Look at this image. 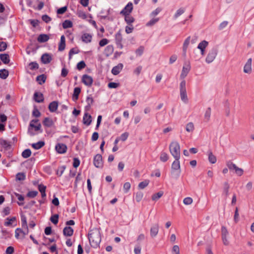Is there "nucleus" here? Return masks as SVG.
Masks as SVG:
<instances>
[{
    "instance_id": "f257e3e1",
    "label": "nucleus",
    "mask_w": 254,
    "mask_h": 254,
    "mask_svg": "<svg viewBox=\"0 0 254 254\" xmlns=\"http://www.w3.org/2000/svg\"><path fill=\"white\" fill-rule=\"evenodd\" d=\"M88 239L91 246L98 247L101 240L99 229L94 228L91 230L88 234Z\"/></svg>"
},
{
    "instance_id": "f03ea898",
    "label": "nucleus",
    "mask_w": 254,
    "mask_h": 254,
    "mask_svg": "<svg viewBox=\"0 0 254 254\" xmlns=\"http://www.w3.org/2000/svg\"><path fill=\"white\" fill-rule=\"evenodd\" d=\"M181 172L180 159H175L171 165V174L174 178L177 179L180 176Z\"/></svg>"
},
{
    "instance_id": "7ed1b4c3",
    "label": "nucleus",
    "mask_w": 254,
    "mask_h": 254,
    "mask_svg": "<svg viewBox=\"0 0 254 254\" xmlns=\"http://www.w3.org/2000/svg\"><path fill=\"white\" fill-rule=\"evenodd\" d=\"M169 150L171 155L175 159H180V146L177 141L172 142L169 146Z\"/></svg>"
},
{
    "instance_id": "20e7f679",
    "label": "nucleus",
    "mask_w": 254,
    "mask_h": 254,
    "mask_svg": "<svg viewBox=\"0 0 254 254\" xmlns=\"http://www.w3.org/2000/svg\"><path fill=\"white\" fill-rule=\"evenodd\" d=\"M221 237L223 244L225 246L230 245V240L229 237V232L225 226H222L221 229Z\"/></svg>"
},
{
    "instance_id": "39448f33",
    "label": "nucleus",
    "mask_w": 254,
    "mask_h": 254,
    "mask_svg": "<svg viewBox=\"0 0 254 254\" xmlns=\"http://www.w3.org/2000/svg\"><path fill=\"white\" fill-rule=\"evenodd\" d=\"M218 54V50L216 48H212L209 51L206 58L205 62L207 64H210L213 62L216 58Z\"/></svg>"
},
{
    "instance_id": "423d86ee",
    "label": "nucleus",
    "mask_w": 254,
    "mask_h": 254,
    "mask_svg": "<svg viewBox=\"0 0 254 254\" xmlns=\"http://www.w3.org/2000/svg\"><path fill=\"white\" fill-rule=\"evenodd\" d=\"M191 69L190 63V62H186L184 63L182 70L180 75V78L184 79L188 75Z\"/></svg>"
},
{
    "instance_id": "0eeeda50",
    "label": "nucleus",
    "mask_w": 254,
    "mask_h": 254,
    "mask_svg": "<svg viewBox=\"0 0 254 254\" xmlns=\"http://www.w3.org/2000/svg\"><path fill=\"white\" fill-rule=\"evenodd\" d=\"M252 59L249 58L244 64L243 72L245 74H251L252 73Z\"/></svg>"
},
{
    "instance_id": "6e6552de",
    "label": "nucleus",
    "mask_w": 254,
    "mask_h": 254,
    "mask_svg": "<svg viewBox=\"0 0 254 254\" xmlns=\"http://www.w3.org/2000/svg\"><path fill=\"white\" fill-rule=\"evenodd\" d=\"M93 163L96 168H101L103 166L102 157L100 154H97L94 158Z\"/></svg>"
},
{
    "instance_id": "1a4fd4ad",
    "label": "nucleus",
    "mask_w": 254,
    "mask_h": 254,
    "mask_svg": "<svg viewBox=\"0 0 254 254\" xmlns=\"http://www.w3.org/2000/svg\"><path fill=\"white\" fill-rule=\"evenodd\" d=\"M208 45V42L206 40H203L200 42L197 46V49L200 50L201 55L203 56L205 54V49Z\"/></svg>"
},
{
    "instance_id": "9d476101",
    "label": "nucleus",
    "mask_w": 254,
    "mask_h": 254,
    "mask_svg": "<svg viewBox=\"0 0 254 254\" xmlns=\"http://www.w3.org/2000/svg\"><path fill=\"white\" fill-rule=\"evenodd\" d=\"M93 78L91 76L84 74L82 77V82L87 86H91L93 83Z\"/></svg>"
},
{
    "instance_id": "9b49d317",
    "label": "nucleus",
    "mask_w": 254,
    "mask_h": 254,
    "mask_svg": "<svg viewBox=\"0 0 254 254\" xmlns=\"http://www.w3.org/2000/svg\"><path fill=\"white\" fill-rule=\"evenodd\" d=\"M133 9V5L131 2H128L125 7L121 11V14L123 15L129 14Z\"/></svg>"
},
{
    "instance_id": "f8f14e48",
    "label": "nucleus",
    "mask_w": 254,
    "mask_h": 254,
    "mask_svg": "<svg viewBox=\"0 0 254 254\" xmlns=\"http://www.w3.org/2000/svg\"><path fill=\"white\" fill-rule=\"evenodd\" d=\"M115 40L118 47L121 49H123V46L122 44L123 38L120 31H119L118 33L116 34Z\"/></svg>"
},
{
    "instance_id": "ddd939ff",
    "label": "nucleus",
    "mask_w": 254,
    "mask_h": 254,
    "mask_svg": "<svg viewBox=\"0 0 254 254\" xmlns=\"http://www.w3.org/2000/svg\"><path fill=\"white\" fill-rule=\"evenodd\" d=\"M55 149L59 153L62 154L66 152L67 147L66 145H65L64 144L58 143L56 145Z\"/></svg>"
},
{
    "instance_id": "4468645a",
    "label": "nucleus",
    "mask_w": 254,
    "mask_h": 254,
    "mask_svg": "<svg viewBox=\"0 0 254 254\" xmlns=\"http://www.w3.org/2000/svg\"><path fill=\"white\" fill-rule=\"evenodd\" d=\"M158 232H159L158 224H154L150 228V236L152 238L155 237L158 235Z\"/></svg>"
},
{
    "instance_id": "2eb2a0df",
    "label": "nucleus",
    "mask_w": 254,
    "mask_h": 254,
    "mask_svg": "<svg viewBox=\"0 0 254 254\" xmlns=\"http://www.w3.org/2000/svg\"><path fill=\"white\" fill-rule=\"evenodd\" d=\"M52 60V56L49 54L45 53L41 57V61L44 64H49Z\"/></svg>"
},
{
    "instance_id": "dca6fc26",
    "label": "nucleus",
    "mask_w": 254,
    "mask_h": 254,
    "mask_svg": "<svg viewBox=\"0 0 254 254\" xmlns=\"http://www.w3.org/2000/svg\"><path fill=\"white\" fill-rule=\"evenodd\" d=\"M230 185L227 182H225L223 184V194L227 197L229 194Z\"/></svg>"
},
{
    "instance_id": "f3484780",
    "label": "nucleus",
    "mask_w": 254,
    "mask_h": 254,
    "mask_svg": "<svg viewBox=\"0 0 254 254\" xmlns=\"http://www.w3.org/2000/svg\"><path fill=\"white\" fill-rule=\"evenodd\" d=\"M185 129L187 132L192 133L195 129L194 123L191 122L188 123L186 125Z\"/></svg>"
},
{
    "instance_id": "a211bd4d",
    "label": "nucleus",
    "mask_w": 254,
    "mask_h": 254,
    "mask_svg": "<svg viewBox=\"0 0 254 254\" xmlns=\"http://www.w3.org/2000/svg\"><path fill=\"white\" fill-rule=\"evenodd\" d=\"M123 64H119L117 65L114 66L112 69V73L114 75L118 74L122 70Z\"/></svg>"
},
{
    "instance_id": "6ab92c4d",
    "label": "nucleus",
    "mask_w": 254,
    "mask_h": 254,
    "mask_svg": "<svg viewBox=\"0 0 254 254\" xmlns=\"http://www.w3.org/2000/svg\"><path fill=\"white\" fill-rule=\"evenodd\" d=\"M186 11V8L184 7H180L178 8L173 15V18L175 19H178L180 16L183 15Z\"/></svg>"
},
{
    "instance_id": "aec40b11",
    "label": "nucleus",
    "mask_w": 254,
    "mask_h": 254,
    "mask_svg": "<svg viewBox=\"0 0 254 254\" xmlns=\"http://www.w3.org/2000/svg\"><path fill=\"white\" fill-rule=\"evenodd\" d=\"M190 37H188L184 41L183 47V55L186 56L187 51L190 43Z\"/></svg>"
},
{
    "instance_id": "412c9836",
    "label": "nucleus",
    "mask_w": 254,
    "mask_h": 254,
    "mask_svg": "<svg viewBox=\"0 0 254 254\" xmlns=\"http://www.w3.org/2000/svg\"><path fill=\"white\" fill-rule=\"evenodd\" d=\"M92 39V35L89 33H84L81 36L82 41L86 43L91 42Z\"/></svg>"
},
{
    "instance_id": "4be33fe9",
    "label": "nucleus",
    "mask_w": 254,
    "mask_h": 254,
    "mask_svg": "<svg viewBox=\"0 0 254 254\" xmlns=\"http://www.w3.org/2000/svg\"><path fill=\"white\" fill-rule=\"evenodd\" d=\"M63 233L64 236L70 237L73 235V230L71 227L66 226L64 229Z\"/></svg>"
},
{
    "instance_id": "5701e85b",
    "label": "nucleus",
    "mask_w": 254,
    "mask_h": 254,
    "mask_svg": "<svg viewBox=\"0 0 254 254\" xmlns=\"http://www.w3.org/2000/svg\"><path fill=\"white\" fill-rule=\"evenodd\" d=\"M207 155L209 162L211 164H215L217 161L216 157L213 154L211 151L207 152Z\"/></svg>"
},
{
    "instance_id": "b1692460",
    "label": "nucleus",
    "mask_w": 254,
    "mask_h": 254,
    "mask_svg": "<svg viewBox=\"0 0 254 254\" xmlns=\"http://www.w3.org/2000/svg\"><path fill=\"white\" fill-rule=\"evenodd\" d=\"M65 40L64 35H62L61 37L60 42L59 45V50L62 51L65 49Z\"/></svg>"
},
{
    "instance_id": "393cba45",
    "label": "nucleus",
    "mask_w": 254,
    "mask_h": 254,
    "mask_svg": "<svg viewBox=\"0 0 254 254\" xmlns=\"http://www.w3.org/2000/svg\"><path fill=\"white\" fill-rule=\"evenodd\" d=\"M34 98L38 103L42 102L44 100L43 95L41 93L35 92L34 94Z\"/></svg>"
},
{
    "instance_id": "a878e982",
    "label": "nucleus",
    "mask_w": 254,
    "mask_h": 254,
    "mask_svg": "<svg viewBox=\"0 0 254 254\" xmlns=\"http://www.w3.org/2000/svg\"><path fill=\"white\" fill-rule=\"evenodd\" d=\"M58 102L57 101H53L49 105V109L51 112H55L58 108Z\"/></svg>"
},
{
    "instance_id": "bb28decb",
    "label": "nucleus",
    "mask_w": 254,
    "mask_h": 254,
    "mask_svg": "<svg viewBox=\"0 0 254 254\" xmlns=\"http://www.w3.org/2000/svg\"><path fill=\"white\" fill-rule=\"evenodd\" d=\"M181 100L185 103H188L189 99L187 96V91H180Z\"/></svg>"
},
{
    "instance_id": "cd10ccee",
    "label": "nucleus",
    "mask_w": 254,
    "mask_h": 254,
    "mask_svg": "<svg viewBox=\"0 0 254 254\" xmlns=\"http://www.w3.org/2000/svg\"><path fill=\"white\" fill-rule=\"evenodd\" d=\"M83 121L84 124L89 126L91 123V116L87 113H85L83 117Z\"/></svg>"
},
{
    "instance_id": "c85d7f7f",
    "label": "nucleus",
    "mask_w": 254,
    "mask_h": 254,
    "mask_svg": "<svg viewBox=\"0 0 254 254\" xmlns=\"http://www.w3.org/2000/svg\"><path fill=\"white\" fill-rule=\"evenodd\" d=\"M113 46L112 45H108L106 47L104 50V54L107 57H109L113 54Z\"/></svg>"
},
{
    "instance_id": "c756f323",
    "label": "nucleus",
    "mask_w": 254,
    "mask_h": 254,
    "mask_svg": "<svg viewBox=\"0 0 254 254\" xmlns=\"http://www.w3.org/2000/svg\"><path fill=\"white\" fill-rule=\"evenodd\" d=\"M163 191H160L157 193H154L151 196V199L154 201H156L163 196Z\"/></svg>"
},
{
    "instance_id": "7c9ffc66",
    "label": "nucleus",
    "mask_w": 254,
    "mask_h": 254,
    "mask_svg": "<svg viewBox=\"0 0 254 254\" xmlns=\"http://www.w3.org/2000/svg\"><path fill=\"white\" fill-rule=\"evenodd\" d=\"M0 59L4 64H8L10 61L9 57L8 55L6 54H0Z\"/></svg>"
},
{
    "instance_id": "2f4dec72",
    "label": "nucleus",
    "mask_w": 254,
    "mask_h": 254,
    "mask_svg": "<svg viewBox=\"0 0 254 254\" xmlns=\"http://www.w3.org/2000/svg\"><path fill=\"white\" fill-rule=\"evenodd\" d=\"M49 39V37L47 34H41L38 37V41L40 43L47 42Z\"/></svg>"
},
{
    "instance_id": "473e14b6",
    "label": "nucleus",
    "mask_w": 254,
    "mask_h": 254,
    "mask_svg": "<svg viewBox=\"0 0 254 254\" xmlns=\"http://www.w3.org/2000/svg\"><path fill=\"white\" fill-rule=\"evenodd\" d=\"M211 114V110L210 108H208L204 113V121L206 122H208L210 120V117Z\"/></svg>"
},
{
    "instance_id": "72a5a7b5",
    "label": "nucleus",
    "mask_w": 254,
    "mask_h": 254,
    "mask_svg": "<svg viewBox=\"0 0 254 254\" xmlns=\"http://www.w3.org/2000/svg\"><path fill=\"white\" fill-rule=\"evenodd\" d=\"M0 144L4 148L8 149L10 148L11 145L9 142L2 138L0 139Z\"/></svg>"
},
{
    "instance_id": "f704fd0d",
    "label": "nucleus",
    "mask_w": 254,
    "mask_h": 254,
    "mask_svg": "<svg viewBox=\"0 0 254 254\" xmlns=\"http://www.w3.org/2000/svg\"><path fill=\"white\" fill-rule=\"evenodd\" d=\"M81 92V89L79 87H75L74 89L72 98L74 101H76L78 98L79 94Z\"/></svg>"
},
{
    "instance_id": "c9c22d12",
    "label": "nucleus",
    "mask_w": 254,
    "mask_h": 254,
    "mask_svg": "<svg viewBox=\"0 0 254 254\" xmlns=\"http://www.w3.org/2000/svg\"><path fill=\"white\" fill-rule=\"evenodd\" d=\"M8 71L5 69L0 70V77L3 79H6L8 76Z\"/></svg>"
},
{
    "instance_id": "e433bc0d",
    "label": "nucleus",
    "mask_w": 254,
    "mask_h": 254,
    "mask_svg": "<svg viewBox=\"0 0 254 254\" xmlns=\"http://www.w3.org/2000/svg\"><path fill=\"white\" fill-rule=\"evenodd\" d=\"M16 220V218L15 217H13L12 218H7L4 222V225L6 226H11L12 223L15 222Z\"/></svg>"
},
{
    "instance_id": "4c0bfd02",
    "label": "nucleus",
    "mask_w": 254,
    "mask_h": 254,
    "mask_svg": "<svg viewBox=\"0 0 254 254\" xmlns=\"http://www.w3.org/2000/svg\"><path fill=\"white\" fill-rule=\"evenodd\" d=\"M37 122H38L37 120H32L30 124V127H34L35 130L36 131L40 130L41 127L40 124H38L37 125H35L34 123Z\"/></svg>"
},
{
    "instance_id": "58836bf2",
    "label": "nucleus",
    "mask_w": 254,
    "mask_h": 254,
    "mask_svg": "<svg viewBox=\"0 0 254 254\" xmlns=\"http://www.w3.org/2000/svg\"><path fill=\"white\" fill-rule=\"evenodd\" d=\"M53 124V122L52 119L49 118H46L43 121V125L46 127H51Z\"/></svg>"
},
{
    "instance_id": "ea45409f",
    "label": "nucleus",
    "mask_w": 254,
    "mask_h": 254,
    "mask_svg": "<svg viewBox=\"0 0 254 254\" xmlns=\"http://www.w3.org/2000/svg\"><path fill=\"white\" fill-rule=\"evenodd\" d=\"M169 159V155L166 152H161L160 156V160L163 162H166Z\"/></svg>"
},
{
    "instance_id": "a19ab883",
    "label": "nucleus",
    "mask_w": 254,
    "mask_h": 254,
    "mask_svg": "<svg viewBox=\"0 0 254 254\" xmlns=\"http://www.w3.org/2000/svg\"><path fill=\"white\" fill-rule=\"evenodd\" d=\"M149 183V181L148 180H145L143 182H140L138 186V189H143L146 188Z\"/></svg>"
},
{
    "instance_id": "79ce46f5",
    "label": "nucleus",
    "mask_w": 254,
    "mask_h": 254,
    "mask_svg": "<svg viewBox=\"0 0 254 254\" xmlns=\"http://www.w3.org/2000/svg\"><path fill=\"white\" fill-rule=\"evenodd\" d=\"M93 102V98L90 96H87L86 99V103L87 104L86 108L87 109H89L90 108L91 105L92 104Z\"/></svg>"
},
{
    "instance_id": "37998d69",
    "label": "nucleus",
    "mask_w": 254,
    "mask_h": 254,
    "mask_svg": "<svg viewBox=\"0 0 254 254\" xmlns=\"http://www.w3.org/2000/svg\"><path fill=\"white\" fill-rule=\"evenodd\" d=\"M46 77L44 74L39 75L37 77L36 80L38 82L39 84L42 85L45 82Z\"/></svg>"
},
{
    "instance_id": "c03bdc74",
    "label": "nucleus",
    "mask_w": 254,
    "mask_h": 254,
    "mask_svg": "<svg viewBox=\"0 0 254 254\" xmlns=\"http://www.w3.org/2000/svg\"><path fill=\"white\" fill-rule=\"evenodd\" d=\"M72 25V22L69 20H66L63 23V27L64 29L71 28Z\"/></svg>"
},
{
    "instance_id": "a18cd8bd",
    "label": "nucleus",
    "mask_w": 254,
    "mask_h": 254,
    "mask_svg": "<svg viewBox=\"0 0 254 254\" xmlns=\"http://www.w3.org/2000/svg\"><path fill=\"white\" fill-rule=\"evenodd\" d=\"M45 143L43 141H39L36 143H33L32 146L35 149H39L44 145Z\"/></svg>"
},
{
    "instance_id": "49530a36",
    "label": "nucleus",
    "mask_w": 254,
    "mask_h": 254,
    "mask_svg": "<svg viewBox=\"0 0 254 254\" xmlns=\"http://www.w3.org/2000/svg\"><path fill=\"white\" fill-rule=\"evenodd\" d=\"M159 18H153L146 24V26L147 27H150L154 25L159 21Z\"/></svg>"
},
{
    "instance_id": "de8ad7c7",
    "label": "nucleus",
    "mask_w": 254,
    "mask_h": 254,
    "mask_svg": "<svg viewBox=\"0 0 254 254\" xmlns=\"http://www.w3.org/2000/svg\"><path fill=\"white\" fill-rule=\"evenodd\" d=\"M226 165L227 167L229 168V170H235L238 167L236 164L233 163L231 161H229L226 163Z\"/></svg>"
},
{
    "instance_id": "09e8293b",
    "label": "nucleus",
    "mask_w": 254,
    "mask_h": 254,
    "mask_svg": "<svg viewBox=\"0 0 254 254\" xmlns=\"http://www.w3.org/2000/svg\"><path fill=\"white\" fill-rule=\"evenodd\" d=\"M31 151L29 149H27L24 150L22 153V156L24 158H27L30 156Z\"/></svg>"
},
{
    "instance_id": "8fccbe9b",
    "label": "nucleus",
    "mask_w": 254,
    "mask_h": 254,
    "mask_svg": "<svg viewBox=\"0 0 254 254\" xmlns=\"http://www.w3.org/2000/svg\"><path fill=\"white\" fill-rule=\"evenodd\" d=\"M193 202V199L190 197H187L184 199L183 203L185 205H190Z\"/></svg>"
},
{
    "instance_id": "3c124183",
    "label": "nucleus",
    "mask_w": 254,
    "mask_h": 254,
    "mask_svg": "<svg viewBox=\"0 0 254 254\" xmlns=\"http://www.w3.org/2000/svg\"><path fill=\"white\" fill-rule=\"evenodd\" d=\"M26 176L24 173H18L16 176V179L18 181H23L25 179Z\"/></svg>"
},
{
    "instance_id": "603ef678",
    "label": "nucleus",
    "mask_w": 254,
    "mask_h": 254,
    "mask_svg": "<svg viewBox=\"0 0 254 254\" xmlns=\"http://www.w3.org/2000/svg\"><path fill=\"white\" fill-rule=\"evenodd\" d=\"M125 16V21L128 24H131L133 22L134 19V18L130 16L129 14L128 15H124Z\"/></svg>"
},
{
    "instance_id": "864d4df0",
    "label": "nucleus",
    "mask_w": 254,
    "mask_h": 254,
    "mask_svg": "<svg viewBox=\"0 0 254 254\" xmlns=\"http://www.w3.org/2000/svg\"><path fill=\"white\" fill-rule=\"evenodd\" d=\"M182 80L180 84V91H187L186 81L185 80V79Z\"/></svg>"
},
{
    "instance_id": "5fc2aeb1",
    "label": "nucleus",
    "mask_w": 254,
    "mask_h": 254,
    "mask_svg": "<svg viewBox=\"0 0 254 254\" xmlns=\"http://www.w3.org/2000/svg\"><path fill=\"white\" fill-rule=\"evenodd\" d=\"M143 196V193L141 191L137 192L135 195V200L137 202H140Z\"/></svg>"
},
{
    "instance_id": "6e6d98bb",
    "label": "nucleus",
    "mask_w": 254,
    "mask_h": 254,
    "mask_svg": "<svg viewBox=\"0 0 254 254\" xmlns=\"http://www.w3.org/2000/svg\"><path fill=\"white\" fill-rule=\"evenodd\" d=\"M59 215L55 214L52 216L50 218L51 221L54 224H57L58 223Z\"/></svg>"
},
{
    "instance_id": "4d7b16f0",
    "label": "nucleus",
    "mask_w": 254,
    "mask_h": 254,
    "mask_svg": "<svg viewBox=\"0 0 254 254\" xmlns=\"http://www.w3.org/2000/svg\"><path fill=\"white\" fill-rule=\"evenodd\" d=\"M130 184L129 182H126L124 184L123 189L125 193H127L130 189Z\"/></svg>"
},
{
    "instance_id": "13d9d810",
    "label": "nucleus",
    "mask_w": 254,
    "mask_h": 254,
    "mask_svg": "<svg viewBox=\"0 0 254 254\" xmlns=\"http://www.w3.org/2000/svg\"><path fill=\"white\" fill-rule=\"evenodd\" d=\"M22 227L23 229H27L28 226L27 224L26 218L25 217L23 216L21 218Z\"/></svg>"
},
{
    "instance_id": "bf43d9fd",
    "label": "nucleus",
    "mask_w": 254,
    "mask_h": 254,
    "mask_svg": "<svg viewBox=\"0 0 254 254\" xmlns=\"http://www.w3.org/2000/svg\"><path fill=\"white\" fill-rule=\"evenodd\" d=\"M79 52V51L77 49H71L69 52V59L70 60L73 55L78 54Z\"/></svg>"
},
{
    "instance_id": "052dcab7",
    "label": "nucleus",
    "mask_w": 254,
    "mask_h": 254,
    "mask_svg": "<svg viewBox=\"0 0 254 254\" xmlns=\"http://www.w3.org/2000/svg\"><path fill=\"white\" fill-rule=\"evenodd\" d=\"M144 51V47L142 46H140L138 49H137L135 51V54L137 56H141Z\"/></svg>"
},
{
    "instance_id": "680f3d73",
    "label": "nucleus",
    "mask_w": 254,
    "mask_h": 254,
    "mask_svg": "<svg viewBox=\"0 0 254 254\" xmlns=\"http://www.w3.org/2000/svg\"><path fill=\"white\" fill-rule=\"evenodd\" d=\"M239 214L238 212V208L237 207L236 208L235 211V214L234 216V222L237 223L239 221Z\"/></svg>"
},
{
    "instance_id": "e2e57ef3",
    "label": "nucleus",
    "mask_w": 254,
    "mask_h": 254,
    "mask_svg": "<svg viewBox=\"0 0 254 254\" xmlns=\"http://www.w3.org/2000/svg\"><path fill=\"white\" fill-rule=\"evenodd\" d=\"M162 10V8L160 7H157L156 9H155L154 11H153L151 14L150 16L152 17H154L157 14H158L160 11Z\"/></svg>"
},
{
    "instance_id": "0e129e2a",
    "label": "nucleus",
    "mask_w": 254,
    "mask_h": 254,
    "mask_svg": "<svg viewBox=\"0 0 254 254\" xmlns=\"http://www.w3.org/2000/svg\"><path fill=\"white\" fill-rule=\"evenodd\" d=\"M172 252L173 254H180L179 247L178 245H174L173 247Z\"/></svg>"
},
{
    "instance_id": "69168bd1",
    "label": "nucleus",
    "mask_w": 254,
    "mask_h": 254,
    "mask_svg": "<svg viewBox=\"0 0 254 254\" xmlns=\"http://www.w3.org/2000/svg\"><path fill=\"white\" fill-rule=\"evenodd\" d=\"M86 66L85 63L83 61H81L77 64V68L78 70H81L84 68Z\"/></svg>"
},
{
    "instance_id": "338daca9",
    "label": "nucleus",
    "mask_w": 254,
    "mask_h": 254,
    "mask_svg": "<svg viewBox=\"0 0 254 254\" xmlns=\"http://www.w3.org/2000/svg\"><path fill=\"white\" fill-rule=\"evenodd\" d=\"M30 68L31 69L33 70L38 69L39 67L38 64L36 62H31L29 64Z\"/></svg>"
},
{
    "instance_id": "774afa93",
    "label": "nucleus",
    "mask_w": 254,
    "mask_h": 254,
    "mask_svg": "<svg viewBox=\"0 0 254 254\" xmlns=\"http://www.w3.org/2000/svg\"><path fill=\"white\" fill-rule=\"evenodd\" d=\"M120 85L119 83L115 82H110L109 83L108 86L110 88H116L118 87Z\"/></svg>"
}]
</instances>
